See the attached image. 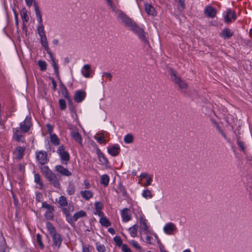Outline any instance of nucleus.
<instances>
[{"label": "nucleus", "mask_w": 252, "mask_h": 252, "mask_svg": "<svg viewBox=\"0 0 252 252\" xmlns=\"http://www.w3.org/2000/svg\"><path fill=\"white\" fill-rule=\"evenodd\" d=\"M54 210H47L45 213V217L47 219L51 220L53 218V211Z\"/></svg>", "instance_id": "46"}, {"label": "nucleus", "mask_w": 252, "mask_h": 252, "mask_svg": "<svg viewBox=\"0 0 252 252\" xmlns=\"http://www.w3.org/2000/svg\"><path fill=\"white\" fill-rule=\"evenodd\" d=\"M48 54L49 55V57L51 61V64L54 68V71L56 74H58V66L57 63L54 59L53 55L51 52L48 53Z\"/></svg>", "instance_id": "25"}, {"label": "nucleus", "mask_w": 252, "mask_h": 252, "mask_svg": "<svg viewBox=\"0 0 252 252\" xmlns=\"http://www.w3.org/2000/svg\"><path fill=\"white\" fill-rule=\"evenodd\" d=\"M34 182L39 186V188L42 189L43 187V184L40 180V177L39 174H34Z\"/></svg>", "instance_id": "38"}, {"label": "nucleus", "mask_w": 252, "mask_h": 252, "mask_svg": "<svg viewBox=\"0 0 252 252\" xmlns=\"http://www.w3.org/2000/svg\"><path fill=\"white\" fill-rule=\"evenodd\" d=\"M163 231L165 234L168 235H174L177 231L176 225L171 222L166 223L163 227Z\"/></svg>", "instance_id": "6"}, {"label": "nucleus", "mask_w": 252, "mask_h": 252, "mask_svg": "<svg viewBox=\"0 0 252 252\" xmlns=\"http://www.w3.org/2000/svg\"><path fill=\"white\" fill-rule=\"evenodd\" d=\"M90 246L89 245H83L82 252H90Z\"/></svg>", "instance_id": "55"}, {"label": "nucleus", "mask_w": 252, "mask_h": 252, "mask_svg": "<svg viewBox=\"0 0 252 252\" xmlns=\"http://www.w3.org/2000/svg\"><path fill=\"white\" fill-rule=\"evenodd\" d=\"M84 185L85 186V188L86 189H90L91 187L90 184L87 180H85L84 181Z\"/></svg>", "instance_id": "59"}, {"label": "nucleus", "mask_w": 252, "mask_h": 252, "mask_svg": "<svg viewBox=\"0 0 252 252\" xmlns=\"http://www.w3.org/2000/svg\"><path fill=\"white\" fill-rule=\"evenodd\" d=\"M233 34V32L227 28H224L220 33V36L224 39H229Z\"/></svg>", "instance_id": "19"}, {"label": "nucleus", "mask_w": 252, "mask_h": 252, "mask_svg": "<svg viewBox=\"0 0 252 252\" xmlns=\"http://www.w3.org/2000/svg\"><path fill=\"white\" fill-rule=\"evenodd\" d=\"M185 0H179V5L178 9L179 10L181 11L185 8Z\"/></svg>", "instance_id": "48"}, {"label": "nucleus", "mask_w": 252, "mask_h": 252, "mask_svg": "<svg viewBox=\"0 0 252 252\" xmlns=\"http://www.w3.org/2000/svg\"><path fill=\"white\" fill-rule=\"evenodd\" d=\"M108 153L112 156H117L120 152V148L118 144H114L107 148Z\"/></svg>", "instance_id": "15"}, {"label": "nucleus", "mask_w": 252, "mask_h": 252, "mask_svg": "<svg viewBox=\"0 0 252 252\" xmlns=\"http://www.w3.org/2000/svg\"><path fill=\"white\" fill-rule=\"evenodd\" d=\"M58 203L61 207H65L67 205L66 198L64 196H61L59 198Z\"/></svg>", "instance_id": "36"}, {"label": "nucleus", "mask_w": 252, "mask_h": 252, "mask_svg": "<svg viewBox=\"0 0 252 252\" xmlns=\"http://www.w3.org/2000/svg\"><path fill=\"white\" fill-rule=\"evenodd\" d=\"M114 240L118 246H122V241L120 237L115 236Z\"/></svg>", "instance_id": "52"}, {"label": "nucleus", "mask_w": 252, "mask_h": 252, "mask_svg": "<svg viewBox=\"0 0 252 252\" xmlns=\"http://www.w3.org/2000/svg\"><path fill=\"white\" fill-rule=\"evenodd\" d=\"M32 126L31 118L27 116L24 121L20 124V128L23 132H28Z\"/></svg>", "instance_id": "10"}, {"label": "nucleus", "mask_w": 252, "mask_h": 252, "mask_svg": "<svg viewBox=\"0 0 252 252\" xmlns=\"http://www.w3.org/2000/svg\"><path fill=\"white\" fill-rule=\"evenodd\" d=\"M25 0L26 5L29 7L31 6L33 2V0Z\"/></svg>", "instance_id": "61"}, {"label": "nucleus", "mask_w": 252, "mask_h": 252, "mask_svg": "<svg viewBox=\"0 0 252 252\" xmlns=\"http://www.w3.org/2000/svg\"><path fill=\"white\" fill-rule=\"evenodd\" d=\"M66 192L69 195H73L75 192V187L74 185L69 184L66 188Z\"/></svg>", "instance_id": "34"}, {"label": "nucleus", "mask_w": 252, "mask_h": 252, "mask_svg": "<svg viewBox=\"0 0 252 252\" xmlns=\"http://www.w3.org/2000/svg\"><path fill=\"white\" fill-rule=\"evenodd\" d=\"M106 76L107 78H108L110 80L112 78V75L109 72H103L102 74V77Z\"/></svg>", "instance_id": "58"}, {"label": "nucleus", "mask_w": 252, "mask_h": 252, "mask_svg": "<svg viewBox=\"0 0 252 252\" xmlns=\"http://www.w3.org/2000/svg\"><path fill=\"white\" fill-rule=\"evenodd\" d=\"M103 208V205L100 201H96L94 203V209L95 210H102Z\"/></svg>", "instance_id": "47"}, {"label": "nucleus", "mask_w": 252, "mask_h": 252, "mask_svg": "<svg viewBox=\"0 0 252 252\" xmlns=\"http://www.w3.org/2000/svg\"><path fill=\"white\" fill-rule=\"evenodd\" d=\"M55 169L58 173L63 176L68 177L71 176L72 174L70 171L61 165H56L55 167Z\"/></svg>", "instance_id": "18"}, {"label": "nucleus", "mask_w": 252, "mask_h": 252, "mask_svg": "<svg viewBox=\"0 0 252 252\" xmlns=\"http://www.w3.org/2000/svg\"><path fill=\"white\" fill-rule=\"evenodd\" d=\"M148 176H149L148 175V174L147 173H145V172H143V173H142L140 175V178L141 179H143V178H147Z\"/></svg>", "instance_id": "62"}, {"label": "nucleus", "mask_w": 252, "mask_h": 252, "mask_svg": "<svg viewBox=\"0 0 252 252\" xmlns=\"http://www.w3.org/2000/svg\"><path fill=\"white\" fill-rule=\"evenodd\" d=\"M42 207L47 209V210H54L53 206H52L50 204H48L46 202H42Z\"/></svg>", "instance_id": "49"}, {"label": "nucleus", "mask_w": 252, "mask_h": 252, "mask_svg": "<svg viewBox=\"0 0 252 252\" xmlns=\"http://www.w3.org/2000/svg\"><path fill=\"white\" fill-rule=\"evenodd\" d=\"M129 244H131L135 249L141 251L142 250L141 247L140 246V245L138 244V243L134 240H131L129 242Z\"/></svg>", "instance_id": "40"}, {"label": "nucleus", "mask_w": 252, "mask_h": 252, "mask_svg": "<svg viewBox=\"0 0 252 252\" xmlns=\"http://www.w3.org/2000/svg\"><path fill=\"white\" fill-rule=\"evenodd\" d=\"M40 196H41V194L40 193H37L36 194V199L38 201H40Z\"/></svg>", "instance_id": "64"}, {"label": "nucleus", "mask_w": 252, "mask_h": 252, "mask_svg": "<svg viewBox=\"0 0 252 252\" xmlns=\"http://www.w3.org/2000/svg\"><path fill=\"white\" fill-rule=\"evenodd\" d=\"M117 14L125 25L126 27H129L132 32L137 35L139 39L143 43H148L147 34L142 27L138 26L131 19L127 16L121 10L118 11Z\"/></svg>", "instance_id": "1"}, {"label": "nucleus", "mask_w": 252, "mask_h": 252, "mask_svg": "<svg viewBox=\"0 0 252 252\" xmlns=\"http://www.w3.org/2000/svg\"><path fill=\"white\" fill-rule=\"evenodd\" d=\"M21 18H22V21L24 22H27L29 19V16H28L26 12H23L22 13V14L21 15Z\"/></svg>", "instance_id": "50"}, {"label": "nucleus", "mask_w": 252, "mask_h": 252, "mask_svg": "<svg viewBox=\"0 0 252 252\" xmlns=\"http://www.w3.org/2000/svg\"><path fill=\"white\" fill-rule=\"evenodd\" d=\"M46 126H47V131H48L49 134L50 135L52 134L53 133H52L53 130V126L50 124H47Z\"/></svg>", "instance_id": "57"}, {"label": "nucleus", "mask_w": 252, "mask_h": 252, "mask_svg": "<svg viewBox=\"0 0 252 252\" xmlns=\"http://www.w3.org/2000/svg\"><path fill=\"white\" fill-rule=\"evenodd\" d=\"M147 221L144 214L142 213L140 214L139 222L141 234H147L149 232V225L147 224Z\"/></svg>", "instance_id": "7"}, {"label": "nucleus", "mask_w": 252, "mask_h": 252, "mask_svg": "<svg viewBox=\"0 0 252 252\" xmlns=\"http://www.w3.org/2000/svg\"><path fill=\"white\" fill-rule=\"evenodd\" d=\"M145 10L146 13L149 15L154 16L156 15V12L155 8L150 4L146 3L145 4Z\"/></svg>", "instance_id": "24"}, {"label": "nucleus", "mask_w": 252, "mask_h": 252, "mask_svg": "<svg viewBox=\"0 0 252 252\" xmlns=\"http://www.w3.org/2000/svg\"><path fill=\"white\" fill-rule=\"evenodd\" d=\"M153 181V179L152 178L150 177V176H148L147 178H146V183L143 185V186L144 187H147V186H150L152 184V182Z\"/></svg>", "instance_id": "53"}, {"label": "nucleus", "mask_w": 252, "mask_h": 252, "mask_svg": "<svg viewBox=\"0 0 252 252\" xmlns=\"http://www.w3.org/2000/svg\"><path fill=\"white\" fill-rule=\"evenodd\" d=\"M34 11L35 13L37 21V33L39 35H42L45 34L44 27L42 23V19L41 14L39 9V8L36 2H34L33 3Z\"/></svg>", "instance_id": "3"}, {"label": "nucleus", "mask_w": 252, "mask_h": 252, "mask_svg": "<svg viewBox=\"0 0 252 252\" xmlns=\"http://www.w3.org/2000/svg\"><path fill=\"white\" fill-rule=\"evenodd\" d=\"M63 95L64 97V98H65L67 100H68V101H70V97L66 90H65V91L64 93H63Z\"/></svg>", "instance_id": "60"}, {"label": "nucleus", "mask_w": 252, "mask_h": 252, "mask_svg": "<svg viewBox=\"0 0 252 252\" xmlns=\"http://www.w3.org/2000/svg\"><path fill=\"white\" fill-rule=\"evenodd\" d=\"M0 252H9L8 248H7L5 244L0 246Z\"/></svg>", "instance_id": "56"}, {"label": "nucleus", "mask_w": 252, "mask_h": 252, "mask_svg": "<svg viewBox=\"0 0 252 252\" xmlns=\"http://www.w3.org/2000/svg\"><path fill=\"white\" fill-rule=\"evenodd\" d=\"M95 246L98 252H105L106 249L103 244H102L99 242H96L95 243Z\"/></svg>", "instance_id": "37"}, {"label": "nucleus", "mask_w": 252, "mask_h": 252, "mask_svg": "<svg viewBox=\"0 0 252 252\" xmlns=\"http://www.w3.org/2000/svg\"><path fill=\"white\" fill-rule=\"evenodd\" d=\"M133 136L131 134H126L124 138V141L126 144H130L133 142Z\"/></svg>", "instance_id": "35"}, {"label": "nucleus", "mask_w": 252, "mask_h": 252, "mask_svg": "<svg viewBox=\"0 0 252 252\" xmlns=\"http://www.w3.org/2000/svg\"><path fill=\"white\" fill-rule=\"evenodd\" d=\"M96 154L98 159L99 163L102 165H107L108 163V160L101 152V150L98 148L96 149Z\"/></svg>", "instance_id": "14"}, {"label": "nucleus", "mask_w": 252, "mask_h": 252, "mask_svg": "<svg viewBox=\"0 0 252 252\" xmlns=\"http://www.w3.org/2000/svg\"><path fill=\"white\" fill-rule=\"evenodd\" d=\"M94 139L97 141V142L99 143L100 144H105L107 142L106 140L104 139L103 136H96L94 137Z\"/></svg>", "instance_id": "43"}, {"label": "nucleus", "mask_w": 252, "mask_h": 252, "mask_svg": "<svg viewBox=\"0 0 252 252\" xmlns=\"http://www.w3.org/2000/svg\"><path fill=\"white\" fill-rule=\"evenodd\" d=\"M14 138L18 142H23L24 141V137L21 133V132L18 130H16L13 134Z\"/></svg>", "instance_id": "27"}, {"label": "nucleus", "mask_w": 252, "mask_h": 252, "mask_svg": "<svg viewBox=\"0 0 252 252\" xmlns=\"http://www.w3.org/2000/svg\"><path fill=\"white\" fill-rule=\"evenodd\" d=\"M204 14L208 17L213 18L215 17L217 11L215 8L211 5H207L204 10Z\"/></svg>", "instance_id": "11"}, {"label": "nucleus", "mask_w": 252, "mask_h": 252, "mask_svg": "<svg viewBox=\"0 0 252 252\" xmlns=\"http://www.w3.org/2000/svg\"><path fill=\"white\" fill-rule=\"evenodd\" d=\"M86 94L83 90L76 91L74 94V99L77 103L82 102L86 97Z\"/></svg>", "instance_id": "12"}, {"label": "nucleus", "mask_w": 252, "mask_h": 252, "mask_svg": "<svg viewBox=\"0 0 252 252\" xmlns=\"http://www.w3.org/2000/svg\"><path fill=\"white\" fill-rule=\"evenodd\" d=\"M38 65L42 71H45L47 68V63L45 61L40 60L38 62Z\"/></svg>", "instance_id": "39"}, {"label": "nucleus", "mask_w": 252, "mask_h": 252, "mask_svg": "<svg viewBox=\"0 0 252 252\" xmlns=\"http://www.w3.org/2000/svg\"><path fill=\"white\" fill-rule=\"evenodd\" d=\"M108 232L112 234H113L115 233V230L113 228H109L108 229Z\"/></svg>", "instance_id": "63"}, {"label": "nucleus", "mask_w": 252, "mask_h": 252, "mask_svg": "<svg viewBox=\"0 0 252 252\" xmlns=\"http://www.w3.org/2000/svg\"><path fill=\"white\" fill-rule=\"evenodd\" d=\"M170 74L171 76V79L173 81L178 85V86L181 89H186L187 87V84L183 80H181L180 77H178L175 74V72L172 69L170 71Z\"/></svg>", "instance_id": "5"}, {"label": "nucleus", "mask_w": 252, "mask_h": 252, "mask_svg": "<svg viewBox=\"0 0 252 252\" xmlns=\"http://www.w3.org/2000/svg\"><path fill=\"white\" fill-rule=\"evenodd\" d=\"M137 229L138 226L136 224L133 225L129 228V232L131 237H135L136 236Z\"/></svg>", "instance_id": "33"}, {"label": "nucleus", "mask_w": 252, "mask_h": 252, "mask_svg": "<svg viewBox=\"0 0 252 252\" xmlns=\"http://www.w3.org/2000/svg\"><path fill=\"white\" fill-rule=\"evenodd\" d=\"M87 214L83 210L79 211L76 213H75L73 217H72V220L73 221H77L79 218L84 217L86 216Z\"/></svg>", "instance_id": "26"}, {"label": "nucleus", "mask_w": 252, "mask_h": 252, "mask_svg": "<svg viewBox=\"0 0 252 252\" xmlns=\"http://www.w3.org/2000/svg\"><path fill=\"white\" fill-rule=\"evenodd\" d=\"M99 222L100 224L105 227H108L110 226L111 223L106 217L102 216L99 219Z\"/></svg>", "instance_id": "32"}, {"label": "nucleus", "mask_w": 252, "mask_h": 252, "mask_svg": "<svg viewBox=\"0 0 252 252\" xmlns=\"http://www.w3.org/2000/svg\"><path fill=\"white\" fill-rule=\"evenodd\" d=\"M47 179L55 188L59 189L61 188L60 181L55 173L52 174Z\"/></svg>", "instance_id": "13"}, {"label": "nucleus", "mask_w": 252, "mask_h": 252, "mask_svg": "<svg viewBox=\"0 0 252 252\" xmlns=\"http://www.w3.org/2000/svg\"><path fill=\"white\" fill-rule=\"evenodd\" d=\"M70 135L80 145H82V138L81 135L78 131L72 130L70 133Z\"/></svg>", "instance_id": "23"}, {"label": "nucleus", "mask_w": 252, "mask_h": 252, "mask_svg": "<svg viewBox=\"0 0 252 252\" xmlns=\"http://www.w3.org/2000/svg\"><path fill=\"white\" fill-rule=\"evenodd\" d=\"M46 227L52 237V247L54 250L58 251L62 245L63 238L61 235L57 232L56 228L50 222L47 221L46 223Z\"/></svg>", "instance_id": "2"}, {"label": "nucleus", "mask_w": 252, "mask_h": 252, "mask_svg": "<svg viewBox=\"0 0 252 252\" xmlns=\"http://www.w3.org/2000/svg\"><path fill=\"white\" fill-rule=\"evenodd\" d=\"M156 241L157 242L156 240L155 239V240L154 241L153 238L150 236L147 235L146 237L145 242L149 244L154 245L155 242H156Z\"/></svg>", "instance_id": "44"}, {"label": "nucleus", "mask_w": 252, "mask_h": 252, "mask_svg": "<svg viewBox=\"0 0 252 252\" xmlns=\"http://www.w3.org/2000/svg\"><path fill=\"white\" fill-rule=\"evenodd\" d=\"M37 162L41 165L45 164L47 162V153L45 151H39L35 153Z\"/></svg>", "instance_id": "9"}, {"label": "nucleus", "mask_w": 252, "mask_h": 252, "mask_svg": "<svg viewBox=\"0 0 252 252\" xmlns=\"http://www.w3.org/2000/svg\"><path fill=\"white\" fill-rule=\"evenodd\" d=\"M50 141L54 146H58L60 144V139L56 134L50 135Z\"/></svg>", "instance_id": "29"}, {"label": "nucleus", "mask_w": 252, "mask_h": 252, "mask_svg": "<svg viewBox=\"0 0 252 252\" xmlns=\"http://www.w3.org/2000/svg\"><path fill=\"white\" fill-rule=\"evenodd\" d=\"M59 104L60 109L62 110H64L66 108V104L65 100L63 99H60L59 100Z\"/></svg>", "instance_id": "42"}, {"label": "nucleus", "mask_w": 252, "mask_h": 252, "mask_svg": "<svg viewBox=\"0 0 252 252\" xmlns=\"http://www.w3.org/2000/svg\"><path fill=\"white\" fill-rule=\"evenodd\" d=\"M237 144L240 148L241 151L245 153V146L244 142L239 140H237Z\"/></svg>", "instance_id": "45"}, {"label": "nucleus", "mask_w": 252, "mask_h": 252, "mask_svg": "<svg viewBox=\"0 0 252 252\" xmlns=\"http://www.w3.org/2000/svg\"><path fill=\"white\" fill-rule=\"evenodd\" d=\"M57 153L59 155L62 162L66 164L69 160V154L65 151L64 146L63 145L59 146L57 150Z\"/></svg>", "instance_id": "4"}, {"label": "nucleus", "mask_w": 252, "mask_h": 252, "mask_svg": "<svg viewBox=\"0 0 252 252\" xmlns=\"http://www.w3.org/2000/svg\"><path fill=\"white\" fill-rule=\"evenodd\" d=\"M110 181V177L107 174H103L100 177V183L104 187L108 185Z\"/></svg>", "instance_id": "28"}, {"label": "nucleus", "mask_w": 252, "mask_h": 252, "mask_svg": "<svg viewBox=\"0 0 252 252\" xmlns=\"http://www.w3.org/2000/svg\"><path fill=\"white\" fill-rule=\"evenodd\" d=\"M36 238L37 242V243H38L40 248L41 250H43L44 248V245L43 244V243L42 242L41 236V235L39 233L36 234Z\"/></svg>", "instance_id": "41"}, {"label": "nucleus", "mask_w": 252, "mask_h": 252, "mask_svg": "<svg viewBox=\"0 0 252 252\" xmlns=\"http://www.w3.org/2000/svg\"><path fill=\"white\" fill-rule=\"evenodd\" d=\"M102 210H95L94 214L95 215H97L100 218L103 216L104 214L101 211Z\"/></svg>", "instance_id": "54"}, {"label": "nucleus", "mask_w": 252, "mask_h": 252, "mask_svg": "<svg viewBox=\"0 0 252 252\" xmlns=\"http://www.w3.org/2000/svg\"><path fill=\"white\" fill-rule=\"evenodd\" d=\"M25 151L24 147L19 146L16 148L13 152V157L15 159H20L22 158L24 156Z\"/></svg>", "instance_id": "16"}, {"label": "nucleus", "mask_w": 252, "mask_h": 252, "mask_svg": "<svg viewBox=\"0 0 252 252\" xmlns=\"http://www.w3.org/2000/svg\"><path fill=\"white\" fill-rule=\"evenodd\" d=\"M122 251L123 252H132L131 250L126 244L122 245Z\"/></svg>", "instance_id": "51"}, {"label": "nucleus", "mask_w": 252, "mask_h": 252, "mask_svg": "<svg viewBox=\"0 0 252 252\" xmlns=\"http://www.w3.org/2000/svg\"><path fill=\"white\" fill-rule=\"evenodd\" d=\"M141 195L146 199H149L153 197L151 191L148 189H144L141 193Z\"/></svg>", "instance_id": "30"}, {"label": "nucleus", "mask_w": 252, "mask_h": 252, "mask_svg": "<svg viewBox=\"0 0 252 252\" xmlns=\"http://www.w3.org/2000/svg\"><path fill=\"white\" fill-rule=\"evenodd\" d=\"M223 15L224 21L226 23H230L237 19L236 14L231 9H227Z\"/></svg>", "instance_id": "8"}, {"label": "nucleus", "mask_w": 252, "mask_h": 252, "mask_svg": "<svg viewBox=\"0 0 252 252\" xmlns=\"http://www.w3.org/2000/svg\"><path fill=\"white\" fill-rule=\"evenodd\" d=\"M81 197L86 200H89L93 197L94 193L90 190H84L80 191Z\"/></svg>", "instance_id": "20"}, {"label": "nucleus", "mask_w": 252, "mask_h": 252, "mask_svg": "<svg viewBox=\"0 0 252 252\" xmlns=\"http://www.w3.org/2000/svg\"><path fill=\"white\" fill-rule=\"evenodd\" d=\"M121 216L122 221L126 222L131 220V213L130 210L126 208L121 211Z\"/></svg>", "instance_id": "17"}, {"label": "nucleus", "mask_w": 252, "mask_h": 252, "mask_svg": "<svg viewBox=\"0 0 252 252\" xmlns=\"http://www.w3.org/2000/svg\"><path fill=\"white\" fill-rule=\"evenodd\" d=\"M39 36L40 38L41 44L44 48V49L47 52V53H48L50 52H51L48 46L47 39L46 34L40 35Z\"/></svg>", "instance_id": "21"}, {"label": "nucleus", "mask_w": 252, "mask_h": 252, "mask_svg": "<svg viewBox=\"0 0 252 252\" xmlns=\"http://www.w3.org/2000/svg\"><path fill=\"white\" fill-rule=\"evenodd\" d=\"M81 73L85 78L91 77V66L89 64H85L81 69Z\"/></svg>", "instance_id": "22"}, {"label": "nucleus", "mask_w": 252, "mask_h": 252, "mask_svg": "<svg viewBox=\"0 0 252 252\" xmlns=\"http://www.w3.org/2000/svg\"><path fill=\"white\" fill-rule=\"evenodd\" d=\"M41 170L46 178H48L50 175L54 173L47 166H43L41 168Z\"/></svg>", "instance_id": "31"}]
</instances>
